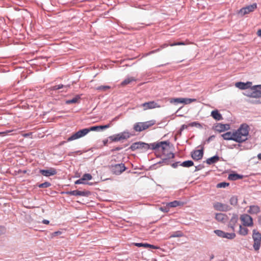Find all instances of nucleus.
I'll return each mask as SVG.
<instances>
[{"label": "nucleus", "instance_id": "a19ab883", "mask_svg": "<svg viewBox=\"0 0 261 261\" xmlns=\"http://www.w3.org/2000/svg\"><path fill=\"white\" fill-rule=\"evenodd\" d=\"M74 183L75 185L88 184L87 182H86L84 181V180L83 179L82 177L81 178L76 180Z\"/></svg>", "mask_w": 261, "mask_h": 261}, {"label": "nucleus", "instance_id": "473e14b6", "mask_svg": "<svg viewBox=\"0 0 261 261\" xmlns=\"http://www.w3.org/2000/svg\"><path fill=\"white\" fill-rule=\"evenodd\" d=\"M229 202L231 205H232L233 206L237 205V204L238 203L237 197H236V196L231 197L229 200Z\"/></svg>", "mask_w": 261, "mask_h": 261}, {"label": "nucleus", "instance_id": "58836bf2", "mask_svg": "<svg viewBox=\"0 0 261 261\" xmlns=\"http://www.w3.org/2000/svg\"><path fill=\"white\" fill-rule=\"evenodd\" d=\"M228 186H229V183H227L226 182H222L218 184L217 185V187L219 188H225Z\"/></svg>", "mask_w": 261, "mask_h": 261}, {"label": "nucleus", "instance_id": "9d476101", "mask_svg": "<svg viewBox=\"0 0 261 261\" xmlns=\"http://www.w3.org/2000/svg\"><path fill=\"white\" fill-rule=\"evenodd\" d=\"M196 101L195 99L192 98H172L170 100L171 103H184V104H189L192 102Z\"/></svg>", "mask_w": 261, "mask_h": 261}, {"label": "nucleus", "instance_id": "0eeeda50", "mask_svg": "<svg viewBox=\"0 0 261 261\" xmlns=\"http://www.w3.org/2000/svg\"><path fill=\"white\" fill-rule=\"evenodd\" d=\"M110 169L112 173L116 175H119L125 170V167L124 164L120 163L111 165L110 166Z\"/></svg>", "mask_w": 261, "mask_h": 261}, {"label": "nucleus", "instance_id": "69168bd1", "mask_svg": "<svg viewBox=\"0 0 261 261\" xmlns=\"http://www.w3.org/2000/svg\"><path fill=\"white\" fill-rule=\"evenodd\" d=\"M120 149H121V148L117 147V148H116V149H115V150H120Z\"/></svg>", "mask_w": 261, "mask_h": 261}, {"label": "nucleus", "instance_id": "ddd939ff", "mask_svg": "<svg viewBox=\"0 0 261 261\" xmlns=\"http://www.w3.org/2000/svg\"><path fill=\"white\" fill-rule=\"evenodd\" d=\"M141 106L143 107L144 110L160 107V106L154 101L143 103Z\"/></svg>", "mask_w": 261, "mask_h": 261}, {"label": "nucleus", "instance_id": "5701e85b", "mask_svg": "<svg viewBox=\"0 0 261 261\" xmlns=\"http://www.w3.org/2000/svg\"><path fill=\"white\" fill-rule=\"evenodd\" d=\"M183 205L184 202L177 200H174L173 201L168 203L167 204V206L170 207H175L177 206H182Z\"/></svg>", "mask_w": 261, "mask_h": 261}, {"label": "nucleus", "instance_id": "4d7b16f0", "mask_svg": "<svg viewBox=\"0 0 261 261\" xmlns=\"http://www.w3.org/2000/svg\"><path fill=\"white\" fill-rule=\"evenodd\" d=\"M169 158H174V154L173 153H170V155H169Z\"/></svg>", "mask_w": 261, "mask_h": 261}, {"label": "nucleus", "instance_id": "4468645a", "mask_svg": "<svg viewBox=\"0 0 261 261\" xmlns=\"http://www.w3.org/2000/svg\"><path fill=\"white\" fill-rule=\"evenodd\" d=\"M203 149L195 150L191 153V156L193 159L197 161L201 159L203 157Z\"/></svg>", "mask_w": 261, "mask_h": 261}, {"label": "nucleus", "instance_id": "13d9d810", "mask_svg": "<svg viewBox=\"0 0 261 261\" xmlns=\"http://www.w3.org/2000/svg\"><path fill=\"white\" fill-rule=\"evenodd\" d=\"M160 50V48H159V49H156V50H154L151 51L149 53V54H153V53H156V52H157V51H159Z\"/></svg>", "mask_w": 261, "mask_h": 261}, {"label": "nucleus", "instance_id": "f3484780", "mask_svg": "<svg viewBox=\"0 0 261 261\" xmlns=\"http://www.w3.org/2000/svg\"><path fill=\"white\" fill-rule=\"evenodd\" d=\"M221 137L226 140H233L234 141L235 136L234 131L233 132H227L221 135Z\"/></svg>", "mask_w": 261, "mask_h": 261}, {"label": "nucleus", "instance_id": "774afa93", "mask_svg": "<svg viewBox=\"0 0 261 261\" xmlns=\"http://www.w3.org/2000/svg\"><path fill=\"white\" fill-rule=\"evenodd\" d=\"M214 258V256H213H213H212L211 257V259H212V258Z\"/></svg>", "mask_w": 261, "mask_h": 261}, {"label": "nucleus", "instance_id": "4be33fe9", "mask_svg": "<svg viewBox=\"0 0 261 261\" xmlns=\"http://www.w3.org/2000/svg\"><path fill=\"white\" fill-rule=\"evenodd\" d=\"M135 246L139 247H143L145 248H150L154 249L159 248L158 246L150 245L147 243H138L135 244Z\"/></svg>", "mask_w": 261, "mask_h": 261}, {"label": "nucleus", "instance_id": "0e129e2a", "mask_svg": "<svg viewBox=\"0 0 261 261\" xmlns=\"http://www.w3.org/2000/svg\"><path fill=\"white\" fill-rule=\"evenodd\" d=\"M118 119V117H115V118L112 120V121H116V120H117Z\"/></svg>", "mask_w": 261, "mask_h": 261}, {"label": "nucleus", "instance_id": "c03bdc74", "mask_svg": "<svg viewBox=\"0 0 261 261\" xmlns=\"http://www.w3.org/2000/svg\"><path fill=\"white\" fill-rule=\"evenodd\" d=\"M110 125H111L110 124H108L105 125H99L98 126L99 129H105V128H108L110 127Z\"/></svg>", "mask_w": 261, "mask_h": 261}, {"label": "nucleus", "instance_id": "4c0bfd02", "mask_svg": "<svg viewBox=\"0 0 261 261\" xmlns=\"http://www.w3.org/2000/svg\"><path fill=\"white\" fill-rule=\"evenodd\" d=\"M214 233L217 235L218 237L223 238L224 231L221 230H214Z\"/></svg>", "mask_w": 261, "mask_h": 261}, {"label": "nucleus", "instance_id": "2eb2a0df", "mask_svg": "<svg viewBox=\"0 0 261 261\" xmlns=\"http://www.w3.org/2000/svg\"><path fill=\"white\" fill-rule=\"evenodd\" d=\"M40 173L45 176L48 177L56 174L57 171L54 168H50L48 170H40Z\"/></svg>", "mask_w": 261, "mask_h": 261}, {"label": "nucleus", "instance_id": "39448f33", "mask_svg": "<svg viewBox=\"0 0 261 261\" xmlns=\"http://www.w3.org/2000/svg\"><path fill=\"white\" fill-rule=\"evenodd\" d=\"M155 123L154 120L144 122H137L134 125V129L136 132H140L145 130Z\"/></svg>", "mask_w": 261, "mask_h": 261}, {"label": "nucleus", "instance_id": "423d86ee", "mask_svg": "<svg viewBox=\"0 0 261 261\" xmlns=\"http://www.w3.org/2000/svg\"><path fill=\"white\" fill-rule=\"evenodd\" d=\"M257 8V4L253 3L252 5L243 7L238 12V15L241 17L253 12Z\"/></svg>", "mask_w": 261, "mask_h": 261}, {"label": "nucleus", "instance_id": "680f3d73", "mask_svg": "<svg viewBox=\"0 0 261 261\" xmlns=\"http://www.w3.org/2000/svg\"><path fill=\"white\" fill-rule=\"evenodd\" d=\"M167 46H168V45H167V44H164V45H163L162 46V47H162V48H163L166 47H167Z\"/></svg>", "mask_w": 261, "mask_h": 261}, {"label": "nucleus", "instance_id": "8fccbe9b", "mask_svg": "<svg viewBox=\"0 0 261 261\" xmlns=\"http://www.w3.org/2000/svg\"><path fill=\"white\" fill-rule=\"evenodd\" d=\"M215 137V136L214 135H212V136H211L210 137H208V138L207 139L206 141L208 143L210 142V141H211L212 140H213V139H214Z\"/></svg>", "mask_w": 261, "mask_h": 261}, {"label": "nucleus", "instance_id": "aec40b11", "mask_svg": "<svg viewBox=\"0 0 261 261\" xmlns=\"http://www.w3.org/2000/svg\"><path fill=\"white\" fill-rule=\"evenodd\" d=\"M229 128L228 124H223L219 123L215 126V130L218 132H224Z\"/></svg>", "mask_w": 261, "mask_h": 261}, {"label": "nucleus", "instance_id": "c85d7f7f", "mask_svg": "<svg viewBox=\"0 0 261 261\" xmlns=\"http://www.w3.org/2000/svg\"><path fill=\"white\" fill-rule=\"evenodd\" d=\"M80 98L81 97L79 95H76L75 97H74L71 99L67 100L65 103L68 105L77 103L79 101Z\"/></svg>", "mask_w": 261, "mask_h": 261}, {"label": "nucleus", "instance_id": "72a5a7b5", "mask_svg": "<svg viewBox=\"0 0 261 261\" xmlns=\"http://www.w3.org/2000/svg\"><path fill=\"white\" fill-rule=\"evenodd\" d=\"M69 87V86H64L62 84H59V85H55V86L51 87V89L52 90H57L60 89L63 87Z\"/></svg>", "mask_w": 261, "mask_h": 261}, {"label": "nucleus", "instance_id": "338daca9", "mask_svg": "<svg viewBox=\"0 0 261 261\" xmlns=\"http://www.w3.org/2000/svg\"><path fill=\"white\" fill-rule=\"evenodd\" d=\"M64 143H65V142H64V141L60 143V144H61V145H62V144H63Z\"/></svg>", "mask_w": 261, "mask_h": 261}, {"label": "nucleus", "instance_id": "c756f323", "mask_svg": "<svg viewBox=\"0 0 261 261\" xmlns=\"http://www.w3.org/2000/svg\"><path fill=\"white\" fill-rule=\"evenodd\" d=\"M236 237V234L234 232L231 233L224 232L223 238H226L229 240H232L234 239Z\"/></svg>", "mask_w": 261, "mask_h": 261}, {"label": "nucleus", "instance_id": "ea45409f", "mask_svg": "<svg viewBox=\"0 0 261 261\" xmlns=\"http://www.w3.org/2000/svg\"><path fill=\"white\" fill-rule=\"evenodd\" d=\"M110 88L109 86H100L96 88L97 90L99 91H106Z\"/></svg>", "mask_w": 261, "mask_h": 261}, {"label": "nucleus", "instance_id": "cd10ccee", "mask_svg": "<svg viewBox=\"0 0 261 261\" xmlns=\"http://www.w3.org/2000/svg\"><path fill=\"white\" fill-rule=\"evenodd\" d=\"M134 81H136V79L135 77H129L125 79L123 81H122V83H121V85L122 86H124Z\"/></svg>", "mask_w": 261, "mask_h": 261}, {"label": "nucleus", "instance_id": "f704fd0d", "mask_svg": "<svg viewBox=\"0 0 261 261\" xmlns=\"http://www.w3.org/2000/svg\"><path fill=\"white\" fill-rule=\"evenodd\" d=\"M183 236V233L180 231H177L174 232H173V234H172L170 236V238H176V237H181Z\"/></svg>", "mask_w": 261, "mask_h": 261}, {"label": "nucleus", "instance_id": "7c9ffc66", "mask_svg": "<svg viewBox=\"0 0 261 261\" xmlns=\"http://www.w3.org/2000/svg\"><path fill=\"white\" fill-rule=\"evenodd\" d=\"M194 165V163L192 161L189 160L185 161L179 164V166H181L184 167H190Z\"/></svg>", "mask_w": 261, "mask_h": 261}, {"label": "nucleus", "instance_id": "5fc2aeb1", "mask_svg": "<svg viewBox=\"0 0 261 261\" xmlns=\"http://www.w3.org/2000/svg\"><path fill=\"white\" fill-rule=\"evenodd\" d=\"M42 223H43V224H49V221L48 220H45V219H44V220H43L42 221Z\"/></svg>", "mask_w": 261, "mask_h": 261}, {"label": "nucleus", "instance_id": "37998d69", "mask_svg": "<svg viewBox=\"0 0 261 261\" xmlns=\"http://www.w3.org/2000/svg\"><path fill=\"white\" fill-rule=\"evenodd\" d=\"M189 126H192V127H193V126L197 127V126H200V124L197 122H193L189 123Z\"/></svg>", "mask_w": 261, "mask_h": 261}, {"label": "nucleus", "instance_id": "1a4fd4ad", "mask_svg": "<svg viewBox=\"0 0 261 261\" xmlns=\"http://www.w3.org/2000/svg\"><path fill=\"white\" fill-rule=\"evenodd\" d=\"M213 207L215 210L222 212H227L231 210V207L228 205L219 202L214 203Z\"/></svg>", "mask_w": 261, "mask_h": 261}, {"label": "nucleus", "instance_id": "a18cd8bd", "mask_svg": "<svg viewBox=\"0 0 261 261\" xmlns=\"http://www.w3.org/2000/svg\"><path fill=\"white\" fill-rule=\"evenodd\" d=\"M189 126V124H183L181 125L180 128V133H181L182 131H183L184 129L188 128V127Z\"/></svg>", "mask_w": 261, "mask_h": 261}, {"label": "nucleus", "instance_id": "3c124183", "mask_svg": "<svg viewBox=\"0 0 261 261\" xmlns=\"http://www.w3.org/2000/svg\"><path fill=\"white\" fill-rule=\"evenodd\" d=\"M240 146V145L239 144H234L233 145H232L231 146H230L229 147V148H231V149H232L233 148H238Z\"/></svg>", "mask_w": 261, "mask_h": 261}, {"label": "nucleus", "instance_id": "412c9836", "mask_svg": "<svg viewBox=\"0 0 261 261\" xmlns=\"http://www.w3.org/2000/svg\"><path fill=\"white\" fill-rule=\"evenodd\" d=\"M243 225H240L238 233L243 236H246L248 234L249 229Z\"/></svg>", "mask_w": 261, "mask_h": 261}, {"label": "nucleus", "instance_id": "e433bc0d", "mask_svg": "<svg viewBox=\"0 0 261 261\" xmlns=\"http://www.w3.org/2000/svg\"><path fill=\"white\" fill-rule=\"evenodd\" d=\"M51 186V184L49 182L46 181L43 183L40 184L38 185V187L40 188H46L50 187Z\"/></svg>", "mask_w": 261, "mask_h": 261}, {"label": "nucleus", "instance_id": "dca6fc26", "mask_svg": "<svg viewBox=\"0 0 261 261\" xmlns=\"http://www.w3.org/2000/svg\"><path fill=\"white\" fill-rule=\"evenodd\" d=\"M238 221V216L237 214H233L228 224V227L230 228L233 230V231H234L236 224Z\"/></svg>", "mask_w": 261, "mask_h": 261}, {"label": "nucleus", "instance_id": "b1692460", "mask_svg": "<svg viewBox=\"0 0 261 261\" xmlns=\"http://www.w3.org/2000/svg\"><path fill=\"white\" fill-rule=\"evenodd\" d=\"M211 116L216 120H221L223 119L221 114L218 110H214L211 112Z\"/></svg>", "mask_w": 261, "mask_h": 261}, {"label": "nucleus", "instance_id": "864d4df0", "mask_svg": "<svg viewBox=\"0 0 261 261\" xmlns=\"http://www.w3.org/2000/svg\"><path fill=\"white\" fill-rule=\"evenodd\" d=\"M256 90H257V91H259V92L261 93V85H257L256 86Z\"/></svg>", "mask_w": 261, "mask_h": 261}, {"label": "nucleus", "instance_id": "603ef678", "mask_svg": "<svg viewBox=\"0 0 261 261\" xmlns=\"http://www.w3.org/2000/svg\"><path fill=\"white\" fill-rule=\"evenodd\" d=\"M257 222L258 224L261 226V215H259L257 217Z\"/></svg>", "mask_w": 261, "mask_h": 261}, {"label": "nucleus", "instance_id": "6e6d98bb", "mask_svg": "<svg viewBox=\"0 0 261 261\" xmlns=\"http://www.w3.org/2000/svg\"><path fill=\"white\" fill-rule=\"evenodd\" d=\"M257 35L258 36L261 38V29L258 30L257 32Z\"/></svg>", "mask_w": 261, "mask_h": 261}, {"label": "nucleus", "instance_id": "9b49d317", "mask_svg": "<svg viewBox=\"0 0 261 261\" xmlns=\"http://www.w3.org/2000/svg\"><path fill=\"white\" fill-rule=\"evenodd\" d=\"M65 193L68 195L81 196L85 197H88L90 195V192L88 191H80L79 190H74L67 191Z\"/></svg>", "mask_w": 261, "mask_h": 261}, {"label": "nucleus", "instance_id": "09e8293b", "mask_svg": "<svg viewBox=\"0 0 261 261\" xmlns=\"http://www.w3.org/2000/svg\"><path fill=\"white\" fill-rule=\"evenodd\" d=\"M5 231V229L3 226H0V236L4 234Z\"/></svg>", "mask_w": 261, "mask_h": 261}, {"label": "nucleus", "instance_id": "a878e982", "mask_svg": "<svg viewBox=\"0 0 261 261\" xmlns=\"http://www.w3.org/2000/svg\"><path fill=\"white\" fill-rule=\"evenodd\" d=\"M215 219L219 222H224L226 220V216L222 213H218L216 214Z\"/></svg>", "mask_w": 261, "mask_h": 261}, {"label": "nucleus", "instance_id": "f03ea898", "mask_svg": "<svg viewBox=\"0 0 261 261\" xmlns=\"http://www.w3.org/2000/svg\"><path fill=\"white\" fill-rule=\"evenodd\" d=\"M249 131V127L247 124H242L237 130L234 131L236 137L234 141L241 143L246 141L248 139Z\"/></svg>", "mask_w": 261, "mask_h": 261}, {"label": "nucleus", "instance_id": "c9c22d12", "mask_svg": "<svg viewBox=\"0 0 261 261\" xmlns=\"http://www.w3.org/2000/svg\"><path fill=\"white\" fill-rule=\"evenodd\" d=\"M83 179L85 181L90 180L92 178V175L89 173H85L82 176Z\"/></svg>", "mask_w": 261, "mask_h": 261}, {"label": "nucleus", "instance_id": "bf43d9fd", "mask_svg": "<svg viewBox=\"0 0 261 261\" xmlns=\"http://www.w3.org/2000/svg\"><path fill=\"white\" fill-rule=\"evenodd\" d=\"M251 102L252 103H261V101H260L259 100H255L254 101H251Z\"/></svg>", "mask_w": 261, "mask_h": 261}, {"label": "nucleus", "instance_id": "bb28decb", "mask_svg": "<svg viewBox=\"0 0 261 261\" xmlns=\"http://www.w3.org/2000/svg\"><path fill=\"white\" fill-rule=\"evenodd\" d=\"M243 175L237 173L230 174L228 175V178L231 180H236L242 178Z\"/></svg>", "mask_w": 261, "mask_h": 261}, {"label": "nucleus", "instance_id": "052dcab7", "mask_svg": "<svg viewBox=\"0 0 261 261\" xmlns=\"http://www.w3.org/2000/svg\"><path fill=\"white\" fill-rule=\"evenodd\" d=\"M257 157H258V159H259L260 160H261V153H259V154L257 155Z\"/></svg>", "mask_w": 261, "mask_h": 261}, {"label": "nucleus", "instance_id": "6e6552de", "mask_svg": "<svg viewBox=\"0 0 261 261\" xmlns=\"http://www.w3.org/2000/svg\"><path fill=\"white\" fill-rule=\"evenodd\" d=\"M240 220L242 222V225L244 226L252 227L253 225V219L248 214L241 215Z\"/></svg>", "mask_w": 261, "mask_h": 261}, {"label": "nucleus", "instance_id": "7ed1b4c3", "mask_svg": "<svg viewBox=\"0 0 261 261\" xmlns=\"http://www.w3.org/2000/svg\"><path fill=\"white\" fill-rule=\"evenodd\" d=\"M99 130L98 126H93L89 128H85L83 129L79 130L75 133L72 135L70 137L67 139V141L70 142L81 138L86 136L88 133L91 131H95Z\"/></svg>", "mask_w": 261, "mask_h": 261}, {"label": "nucleus", "instance_id": "393cba45", "mask_svg": "<svg viewBox=\"0 0 261 261\" xmlns=\"http://www.w3.org/2000/svg\"><path fill=\"white\" fill-rule=\"evenodd\" d=\"M219 156L216 155L213 157L207 159L206 161V163L208 165H211L217 163L218 161H219Z\"/></svg>", "mask_w": 261, "mask_h": 261}, {"label": "nucleus", "instance_id": "f257e3e1", "mask_svg": "<svg viewBox=\"0 0 261 261\" xmlns=\"http://www.w3.org/2000/svg\"><path fill=\"white\" fill-rule=\"evenodd\" d=\"M169 142L167 141L154 142L150 144L142 142H138L133 143L129 148L132 151L140 149L141 152H145L149 149L154 150L161 148L162 150L164 151L166 147L169 145Z\"/></svg>", "mask_w": 261, "mask_h": 261}, {"label": "nucleus", "instance_id": "79ce46f5", "mask_svg": "<svg viewBox=\"0 0 261 261\" xmlns=\"http://www.w3.org/2000/svg\"><path fill=\"white\" fill-rule=\"evenodd\" d=\"M185 44H186V43H184V42H175L174 43H171V44H170L169 45L171 46H175V45H184Z\"/></svg>", "mask_w": 261, "mask_h": 261}, {"label": "nucleus", "instance_id": "e2e57ef3", "mask_svg": "<svg viewBox=\"0 0 261 261\" xmlns=\"http://www.w3.org/2000/svg\"><path fill=\"white\" fill-rule=\"evenodd\" d=\"M60 233H61L60 231H56V232H54L55 235H57V234H60Z\"/></svg>", "mask_w": 261, "mask_h": 261}, {"label": "nucleus", "instance_id": "6ab92c4d", "mask_svg": "<svg viewBox=\"0 0 261 261\" xmlns=\"http://www.w3.org/2000/svg\"><path fill=\"white\" fill-rule=\"evenodd\" d=\"M247 212L251 215L257 214L260 212V207L258 205H250Z\"/></svg>", "mask_w": 261, "mask_h": 261}, {"label": "nucleus", "instance_id": "f8f14e48", "mask_svg": "<svg viewBox=\"0 0 261 261\" xmlns=\"http://www.w3.org/2000/svg\"><path fill=\"white\" fill-rule=\"evenodd\" d=\"M129 137L128 133H122L110 137V140L114 142H117L121 140L126 139Z\"/></svg>", "mask_w": 261, "mask_h": 261}, {"label": "nucleus", "instance_id": "de8ad7c7", "mask_svg": "<svg viewBox=\"0 0 261 261\" xmlns=\"http://www.w3.org/2000/svg\"><path fill=\"white\" fill-rule=\"evenodd\" d=\"M180 164H181L180 162H176L175 163H173L171 166L173 168H175L178 166H179Z\"/></svg>", "mask_w": 261, "mask_h": 261}, {"label": "nucleus", "instance_id": "49530a36", "mask_svg": "<svg viewBox=\"0 0 261 261\" xmlns=\"http://www.w3.org/2000/svg\"><path fill=\"white\" fill-rule=\"evenodd\" d=\"M169 207L166 206V207H161L160 209L163 212H168L169 211Z\"/></svg>", "mask_w": 261, "mask_h": 261}, {"label": "nucleus", "instance_id": "2f4dec72", "mask_svg": "<svg viewBox=\"0 0 261 261\" xmlns=\"http://www.w3.org/2000/svg\"><path fill=\"white\" fill-rule=\"evenodd\" d=\"M250 96L253 98H259L261 97V93L259 92V91H257V90L256 89L255 91L251 93Z\"/></svg>", "mask_w": 261, "mask_h": 261}, {"label": "nucleus", "instance_id": "a211bd4d", "mask_svg": "<svg viewBox=\"0 0 261 261\" xmlns=\"http://www.w3.org/2000/svg\"><path fill=\"white\" fill-rule=\"evenodd\" d=\"M252 83L251 82H247L246 83L243 82H237L235 84V86L236 87L240 89H246L250 87Z\"/></svg>", "mask_w": 261, "mask_h": 261}, {"label": "nucleus", "instance_id": "20e7f679", "mask_svg": "<svg viewBox=\"0 0 261 261\" xmlns=\"http://www.w3.org/2000/svg\"><path fill=\"white\" fill-rule=\"evenodd\" d=\"M252 238L253 248L255 251H258L261 246V233L256 229L252 230Z\"/></svg>", "mask_w": 261, "mask_h": 261}]
</instances>
